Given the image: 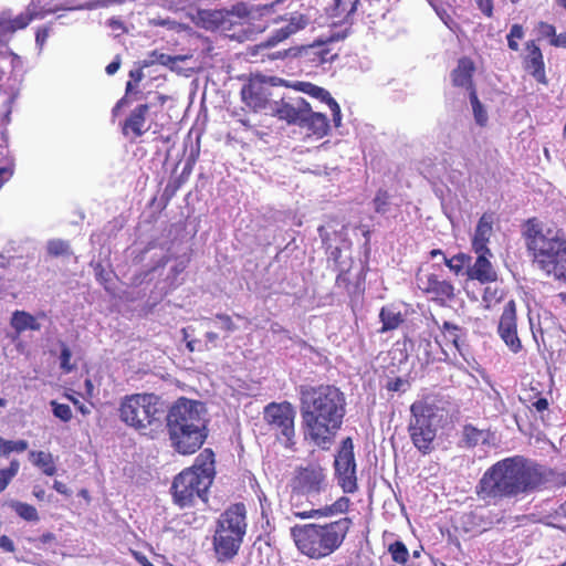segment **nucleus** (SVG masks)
<instances>
[{
	"instance_id": "1",
	"label": "nucleus",
	"mask_w": 566,
	"mask_h": 566,
	"mask_svg": "<svg viewBox=\"0 0 566 566\" xmlns=\"http://www.w3.org/2000/svg\"><path fill=\"white\" fill-rule=\"evenodd\" d=\"M300 395L305 438L328 449L345 416L344 394L335 386L322 385L302 386Z\"/></svg>"
},
{
	"instance_id": "2",
	"label": "nucleus",
	"mask_w": 566,
	"mask_h": 566,
	"mask_svg": "<svg viewBox=\"0 0 566 566\" xmlns=\"http://www.w3.org/2000/svg\"><path fill=\"white\" fill-rule=\"evenodd\" d=\"M543 483L539 468L518 458H509L496 462L483 474L478 494L486 502H494L496 499L533 492Z\"/></svg>"
},
{
	"instance_id": "3",
	"label": "nucleus",
	"mask_w": 566,
	"mask_h": 566,
	"mask_svg": "<svg viewBox=\"0 0 566 566\" xmlns=\"http://www.w3.org/2000/svg\"><path fill=\"white\" fill-rule=\"evenodd\" d=\"M523 234L534 264L547 275L566 281L564 231L554 224L528 220Z\"/></svg>"
},
{
	"instance_id": "4",
	"label": "nucleus",
	"mask_w": 566,
	"mask_h": 566,
	"mask_svg": "<svg viewBox=\"0 0 566 566\" xmlns=\"http://www.w3.org/2000/svg\"><path fill=\"white\" fill-rule=\"evenodd\" d=\"M352 526V520L342 517L325 524L294 526L291 535L297 549L312 559H321L336 552Z\"/></svg>"
},
{
	"instance_id": "5",
	"label": "nucleus",
	"mask_w": 566,
	"mask_h": 566,
	"mask_svg": "<svg viewBox=\"0 0 566 566\" xmlns=\"http://www.w3.org/2000/svg\"><path fill=\"white\" fill-rule=\"evenodd\" d=\"M214 454L205 449L191 468L181 471L171 485L172 499L179 507L195 505L207 501V492L214 478Z\"/></svg>"
},
{
	"instance_id": "6",
	"label": "nucleus",
	"mask_w": 566,
	"mask_h": 566,
	"mask_svg": "<svg viewBox=\"0 0 566 566\" xmlns=\"http://www.w3.org/2000/svg\"><path fill=\"white\" fill-rule=\"evenodd\" d=\"M118 417L126 426L142 434L153 436L163 428L165 409L158 396L134 394L120 400Z\"/></svg>"
},
{
	"instance_id": "7",
	"label": "nucleus",
	"mask_w": 566,
	"mask_h": 566,
	"mask_svg": "<svg viewBox=\"0 0 566 566\" xmlns=\"http://www.w3.org/2000/svg\"><path fill=\"white\" fill-rule=\"evenodd\" d=\"M247 510L241 503L231 505L218 518L213 547L220 560L235 556L247 533Z\"/></svg>"
},
{
	"instance_id": "8",
	"label": "nucleus",
	"mask_w": 566,
	"mask_h": 566,
	"mask_svg": "<svg viewBox=\"0 0 566 566\" xmlns=\"http://www.w3.org/2000/svg\"><path fill=\"white\" fill-rule=\"evenodd\" d=\"M411 419L409 433L415 447L426 453L431 450L436 438L437 429L441 422L442 413L440 408L426 400L415 401L411 407Z\"/></svg>"
},
{
	"instance_id": "9",
	"label": "nucleus",
	"mask_w": 566,
	"mask_h": 566,
	"mask_svg": "<svg viewBox=\"0 0 566 566\" xmlns=\"http://www.w3.org/2000/svg\"><path fill=\"white\" fill-rule=\"evenodd\" d=\"M295 409L287 402H271L264 408V420L276 440L285 448L292 449L295 444Z\"/></svg>"
},
{
	"instance_id": "10",
	"label": "nucleus",
	"mask_w": 566,
	"mask_h": 566,
	"mask_svg": "<svg viewBox=\"0 0 566 566\" xmlns=\"http://www.w3.org/2000/svg\"><path fill=\"white\" fill-rule=\"evenodd\" d=\"M203 411L202 403L185 398L179 399L167 416L168 430H174L176 436L182 434L185 429L206 430Z\"/></svg>"
},
{
	"instance_id": "11",
	"label": "nucleus",
	"mask_w": 566,
	"mask_h": 566,
	"mask_svg": "<svg viewBox=\"0 0 566 566\" xmlns=\"http://www.w3.org/2000/svg\"><path fill=\"white\" fill-rule=\"evenodd\" d=\"M292 488L305 495L312 504L318 503L319 495L328 489L326 470L316 463L298 468L292 480Z\"/></svg>"
},
{
	"instance_id": "12",
	"label": "nucleus",
	"mask_w": 566,
	"mask_h": 566,
	"mask_svg": "<svg viewBox=\"0 0 566 566\" xmlns=\"http://www.w3.org/2000/svg\"><path fill=\"white\" fill-rule=\"evenodd\" d=\"M59 10L57 7H42L41 0H31L25 10L18 15H13L11 10H3L0 13V31L4 34H13L25 29L33 20L44 19Z\"/></svg>"
},
{
	"instance_id": "13",
	"label": "nucleus",
	"mask_w": 566,
	"mask_h": 566,
	"mask_svg": "<svg viewBox=\"0 0 566 566\" xmlns=\"http://www.w3.org/2000/svg\"><path fill=\"white\" fill-rule=\"evenodd\" d=\"M335 476L338 485L345 493L357 491L356 462L354 447L350 438L343 441L342 448L335 458Z\"/></svg>"
},
{
	"instance_id": "14",
	"label": "nucleus",
	"mask_w": 566,
	"mask_h": 566,
	"mask_svg": "<svg viewBox=\"0 0 566 566\" xmlns=\"http://www.w3.org/2000/svg\"><path fill=\"white\" fill-rule=\"evenodd\" d=\"M273 22L276 24V28L272 31V34L266 41L260 43L258 48H272L285 41L290 36L304 30L310 23V18L301 12H291L277 17Z\"/></svg>"
},
{
	"instance_id": "15",
	"label": "nucleus",
	"mask_w": 566,
	"mask_h": 566,
	"mask_svg": "<svg viewBox=\"0 0 566 566\" xmlns=\"http://www.w3.org/2000/svg\"><path fill=\"white\" fill-rule=\"evenodd\" d=\"M335 11L336 17L344 14L347 22L353 21L358 13L367 18L385 15L381 0H335Z\"/></svg>"
},
{
	"instance_id": "16",
	"label": "nucleus",
	"mask_w": 566,
	"mask_h": 566,
	"mask_svg": "<svg viewBox=\"0 0 566 566\" xmlns=\"http://www.w3.org/2000/svg\"><path fill=\"white\" fill-rule=\"evenodd\" d=\"M416 283L422 292L431 295L437 302L444 303L454 297V286L446 280H439L437 274L428 270L418 271Z\"/></svg>"
},
{
	"instance_id": "17",
	"label": "nucleus",
	"mask_w": 566,
	"mask_h": 566,
	"mask_svg": "<svg viewBox=\"0 0 566 566\" xmlns=\"http://www.w3.org/2000/svg\"><path fill=\"white\" fill-rule=\"evenodd\" d=\"M497 332L502 340L513 353H517L522 348L516 328V305L513 300L509 301L504 306Z\"/></svg>"
},
{
	"instance_id": "18",
	"label": "nucleus",
	"mask_w": 566,
	"mask_h": 566,
	"mask_svg": "<svg viewBox=\"0 0 566 566\" xmlns=\"http://www.w3.org/2000/svg\"><path fill=\"white\" fill-rule=\"evenodd\" d=\"M270 88L262 81L252 80L241 90V97L245 105L254 112L268 111L269 105L273 102L270 101Z\"/></svg>"
},
{
	"instance_id": "19",
	"label": "nucleus",
	"mask_w": 566,
	"mask_h": 566,
	"mask_svg": "<svg viewBox=\"0 0 566 566\" xmlns=\"http://www.w3.org/2000/svg\"><path fill=\"white\" fill-rule=\"evenodd\" d=\"M304 111H310V103L302 97L289 101L273 102L269 105V114L286 120L289 124H298Z\"/></svg>"
},
{
	"instance_id": "20",
	"label": "nucleus",
	"mask_w": 566,
	"mask_h": 566,
	"mask_svg": "<svg viewBox=\"0 0 566 566\" xmlns=\"http://www.w3.org/2000/svg\"><path fill=\"white\" fill-rule=\"evenodd\" d=\"M169 430L172 447L181 454L195 453L205 442L207 432L203 429H185L182 434Z\"/></svg>"
},
{
	"instance_id": "21",
	"label": "nucleus",
	"mask_w": 566,
	"mask_h": 566,
	"mask_svg": "<svg viewBox=\"0 0 566 566\" xmlns=\"http://www.w3.org/2000/svg\"><path fill=\"white\" fill-rule=\"evenodd\" d=\"M478 258L474 264L467 270L469 279L476 280L481 283L494 282L497 279L496 271L494 270L489 258L492 256L489 252H475Z\"/></svg>"
},
{
	"instance_id": "22",
	"label": "nucleus",
	"mask_w": 566,
	"mask_h": 566,
	"mask_svg": "<svg viewBox=\"0 0 566 566\" xmlns=\"http://www.w3.org/2000/svg\"><path fill=\"white\" fill-rule=\"evenodd\" d=\"M148 111L149 106L147 104L138 105L125 120L123 134L125 136H132L133 138L144 135L150 127L146 120Z\"/></svg>"
},
{
	"instance_id": "23",
	"label": "nucleus",
	"mask_w": 566,
	"mask_h": 566,
	"mask_svg": "<svg viewBox=\"0 0 566 566\" xmlns=\"http://www.w3.org/2000/svg\"><path fill=\"white\" fill-rule=\"evenodd\" d=\"M493 213H484L479 219L472 238V248L474 252H489L488 244L493 235Z\"/></svg>"
},
{
	"instance_id": "24",
	"label": "nucleus",
	"mask_w": 566,
	"mask_h": 566,
	"mask_svg": "<svg viewBox=\"0 0 566 566\" xmlns=\"http://www.w3.org/2000/svg\"><path fill=\"white\" fill-rule=\"evenodd\" d=\"M298 125L306 128L316 138H323L329 130L327 117L319 112L304 111Z\"/></svg>"
},
{
	"instance_id": "25",
	"label": "nucleus",
	"mask_w": 566,
	"mask_h": 566,
	"mask_svg": "<svg viewBox=\"0 0 566 566\" xmlns=\"http://www.w3.org/2000/svg\"><path fill=\"white\" fill-rule=\"evenodd\" d=\"M527 55L525 57V69L539 83L546 84V75L544 69L543 54L535 42L531 41L526 44Z\"/></svg>"
},
{
	"instance_id": "26",
	"label": "nucleus",
	"mask_w": 566,
	"mask_h": 566,
	"mask_svg": "<svg viewBox=\"0 0 566 566\" xmlns=\"http://www.w3.org/2000/svg\"><path fill=\"white\" fill-rule=\"evenodd\" d=\"M350 500L346 496L337 499L333 504L319 509H313L297 513L301 518L328 517L346 513L349 509Z\"/></svg>"
},
{
	"instance_id": "27",
	"label": "nucleus",
	"mask_w": 566,
	"mask_h": 566,
	"mask_svg": "<svg viewBox=\"0 0 566 566\" xmlns=\"http://www.w3.org/2000/svg\"><path fill=\"white\" fill-rule=\"evenodd\" d=\"M228 12L223 10H199L197 23L206 30H217L223 28L227 22Z\"/></svg>"
},
{
	"instance_id": "28",
	"label": "nucleus",
	"mask_w": 566,
	"mask_h": 566,
	"mask_svg": "<svg viewBox=\"0 0 566 566\" xmlns=\"http://www.w3.org/2000/svg\"><path fill=\"white\" fill-rule=\"evenodd\" d=\"M474 71V64L469 57L459 60L457 69L452 72V82L457 86L469 87Z\"/></svg>"
},
{
	"instance_id": "29",
	"label": "nucleus",
	"mask_w": 566,
	"mask_h": 566,
	"mask_svg": "<svg viewBox=\"0 0 566 566\" xmlns=\"http://www.w3.org/2000/svg\"><path fill=\"white\" fill-rule=\"evenodd\" d=\"M11 326L15 329L17 333H23L25 331H39L41 325L38 322L36 317L24 312V311H15L11 317Z\"/></svg>"
},
{
	"instance_id": "30",
	"label": "nucleus",
	"mask_w": 566,
	"mask_h": 566,
	"mask_svg": "<svg viewBox=\"0 0 566 566\" xmlns=\"http://www.w3.org/2000/svg\"><path fill=\"white\" fill-rule=\"evenodd\" d=\"M29 458L45 475L52 476L56 473L55 462L51 453L44 451H31L29 453Z\"/></svg>"
},
{
	"instance_id": "31",
	"label": "nucleus",
	"mask_w": 566,
	"mask_h": 566,
	"mask_svg": "<svg viewBox=\"0 0 566 566\" xmlns=\"http://www.w3.org/2000/svg\"><path fill=\"white\" fill-rule=\"evenodd\" d=\"M126 0H66L67 10H92L96 8H105L115 3H123Z\"/></svg>"
},
{
	"instance_id": "32",
	"label": "nucleus",
	"mask_w": 566,
	"mask_h": 566,
	"mask_svg": "<svg viewBox=\"0 0 566 566\" xmlns=\"http://www.w3.org/2000/svg\"><path fill=\"white\" fill-rule=\"evenodd\" d=\"M9 506L17 513L18 516L27 522L36 523L40 520L36 509L31 504L12 500L9 502Z\"/></svg>"
},
{
	"instance_id": "33",
	"label": "nucleus",
	"mask_w": 566,
	"mask_h": 566,
	"mask_svg": "<svg viewBox=\"0 0 566 566\" xmlns=\"http://www.w3.org/2000/svg\"><path fill=\"white\" fill-rule=\"evenodd\" d=\"M332 39L327 41H317L313 45L310 46V55L317 57L319 63H327L333 61L337 54L333 53L328 48V44L332 42Z\"/></svg>"
},
{
	"instance_id": "34",
	"label": "nucleus",
	"mask_w": 566,
	"mask_h": 566,
	"mask_svg": "<svg viewBox=\"0 0 566 566\" xmlns=\"http://www.w3.org/2000/svg\"><path fill=\"white\" fill-rule=\"evenodd\" d=\"M379 316H380V321L382 323V327H381L382 332L395 329L402 322L400 312H397L391 307H384L380 311Z\"/></svg>"
},
{
	"instance_id": "35",
	"label": "nucleus",
	"mask_w": 566,
	"mask_h": 566,
	"mask_svg": "<svg viewBox=\"0 0 566 566\" xmlns=\"http://www.w3.org/2000/svg\"><path fill=\"white\" fill-rule=\"evenodd\" d=\"M295 88L325 103L332 98L331 94L326 90L310 82H297Z\"/></svg>"
},
{
	"instance_id": "36",
	"label": "nucleus",
	"mask_w": 566,
	"mask_h": 566,
	"mask_svg": "<svg viewBox=\"0 0 566 566\" xmlns=\"http://www.w3.org/2000/svg\"><path fill=\"white\" fill-rule=\"evenodd\" d=\"M186 59H187L186 55L171 56V55H168L165 53H159V52L155 51L149 55L147 65L148 64H160V65L168 66L170 70H175V64L184 62V61H186Z\"/></svg>"
},
{
	"instance_id": "37",
	"label": "nucleus",
	"mask_w": 566,
	"mask_h": 566,
	"mask_svg": "<svg viewBox=\"0 0 566 566\" xmlns=\"http://www.w3.org/2000/svg\"><path fill=\"white\" fill-rule=\"evenodd\" d=\"M471 258L464 253H459L450 259L443 256L444 264L455 275L463 273L464 269L469 265Z\"/></svg>"
},
{
	"instance_id": "38",
	"label": "nucleus",
	"mask_w": 566,
	"mask_h": 566,
	"mask_svg": "<svg viewBox=\"0 0 566 566\" xmlns=\"http://www.w3.org/2000/svg\"><path fill=\"white\" fill-rule=\"evenodd\" d=\"M391 559L400 565H406L409 559V551L401 541H396L388 546Z\"/></svg>"
},
{
	"instance_id": "39",
	"label": "nucleus",
	"mask_w": 566,
	"mask_h": 566,
	"mask_svg": "<svg viewBox=\"0 0 566 566\" xmlns=\"http://www.w3.org/2000/svg\"><path fill=\"white\" fill-rule=\"evenodd\" d=\"M29 444L25 440H4L0 437V455H9L11 452H23Z\"/></svg>"
},
{
	"instance_id": "40",
	"label": "nucleus",
	"mask_w": 566,
	"mask_h": 566,
	"mask_svg": "<svg viewBox=\"0 0 566 566\" xmlns=\"http://www.w3.org/2000/svg\"><path fill=\"white\" fill-rule=\"evenodd\" d=\"M20 463L18 460H12L10 467L0 470V492L4 491L11 480L18 474Z\"/></svg>"
},
{
	"instance_id": "41",
	"label": "nucleus",
	"mask_w": 566,
	"mask_h": 566,
	"mask_svg": "<svg viewBox=\"0 0 566 566\" xmlns=\"http://www.w3.org/2000/svg\"><path fill=\"white\" fill-rule=\"evenodd\" d=\"M485 436L482 430L468 424L463 428V440L469 447L476 446L481 440H484Z\"/></svg>"
},
{
	"instance_id": "42",
	"label": "nucleus",
	"mask_w": 566,
	"mask_h": 566,
	"mask_svg": "<svg viewBox=\"0 0 566 566\" xmlns=\"http://www.w3.org/2000/svg\"><path fill=\"white\" fill-rule=\"evenodd\" d=\"M503 292L497 287L486 286L482 296V303L485 308H491L495 303L500 302Z\"/></svg>"
},
{
	"instance_id": "43",
	"label": "nucleus",
	"mask_w": 566,
	"mask_h": 566,
	"mask_svg": "<svg viewBox=\"0 0 566 566\" xmlns=\"http://www.w3.org/2000/svg\"><path fill=\"white\" fill-rule=\"evenodd\" d=\"M537 32L541 38H551V44L554 46H559L563 44L560 42V35L556 36L555 28L552 24L539 22L537 25Z\"/></svg>"
},
{
	"instance_id": "44",
	"label": "nucleus",
	"mask_w": 566,
	"mask_h": 566,
	"mask_svg": "<svg viewBox=\"0 0 566 566\" xmlns=\"http://www.w3.org/2000/svg\"><path fill=\"white\" fill-rule=\"evenodd\" d=\"M48 252L51 255L60 256L70 254V247L66 241L54 239L48 242Z\"/></svg>"
},
{
	"instance_id": "45",
	"label": "nucleus",
	"mask_w": 566,
	"mask_h": 566,
	"mask_svg": "<svg viewBox=\"0 0 566 566\" xmlns=\"http://www.w3.org/2000/svg\"><path fill=\"white\" fill-rule=\"evenodd\" d=\"M471 104L475 122L483 126L488 120V115L474 92L471 93Z\"/></svg>"
},
{
	"instance_id": "46",
	"label": "nucleus",
	"mask_w": 566,
	"mask_h": 566,
	"mask_svg": "<svg viewBox=\"0 0 566 566\" xmlns=\"http://www.w3.org/2000/svg\"><path fill=\"white\" fill-rule=\"evenodd\" d=\"M52 412L60 420L67 422L72 419V410L69 405L59 403L55 400L51 401Z\"/></svg>"
},
{
	"instance_id": "47",
	"label": "nucleus",
	"mask_w": 566,
	"mask_h": 566,
	"mask_svg": "<svg viewBox=\"0 0 566 566\" xmlns=\"http://www.w3.org/2000/svg\"><path fill=\"white\" fill-rule=\"evenodd\" d=\"M442 331L446 338L452 342L453 345L459 348L460 328L452 323L444 322Z\"/></svg>"
},
{
	"instance_id": "48",
	"label": "nucleus",
	"mask_w": 566,
	"mask_h": 566,
	"mask_svg": "<svg viewBox=\"0 0 566 566\" xmlns=\"http://www.w3.org/2000/svg\"><path fill=\"white\" fill-rule=\"evenodd\" d=\"M524 36V31L522 25L520 24H513L510 33L507 35V45L511 50L517 51L518 50V43L515 41L516 39H522Z\"/></svg>"
},
{
	"instance_id": "49",
	"label": "nucleus",
	"mask_w": 566,
	"mask_h": 566,
	"mask_svg": "<svg viewBox=\"0 0 566 566\" xmlns=\"http://www.w3.org/2000/svg\"><path fill=\"white\" fill-rule=\"evenodd\" d=\"M389 205V196L386 191L379 190L374 199L375 210L378 213H386Z\"/></svg>"
},
{
	"instance_id": "50",
	"label": "nucleus",
	"mask_w": 566,
	"mask_h": 566,
	"mask_svg": "<svg viewBox=\"0 0 566 566\" xmlns=\"http://www.w3.org/2000/svg\"><path fill=\"white\" fill-rule=\"evenodd\" d=\"M72 357V353L70 348L66 345H62L60 360H61V368L65 373H70L73 369V366L70 364Z\"/></svg>"
},
{
	"instance_id": "51",
	"label": "nucleus",
	"mask_w": 566,
	"mask_h": 566,
	"mask_svg": "<svg viewBox=\"0 0 566 566\" xmlns=\"http://www.w3.org/2000/svg\"><path fill=\"white\" fill-rule=\"evenodd\" d=\"M326 104L328 105L329 109L332 111L333 122H334L335 126L338 127L340 125V120H342L339 105L333 97Z\"/></svg>"
},
{
	"instance_id": "52",
	"label": "nucleus",
	"mask_w": 566,
	"mask_h": 566,
	"mask_svg": "<svg viewBox=\"0 0 566 566\" xmlns=\"http://www.w3.org/2000/svg\"><path fill=\"white\" fill-rule=\"evenodd\" d=\"M216 319L219 322L220 328H222V329H224L227 332L234 331L235 326H234L232 319L230 318V316H228V315H217Z\"/></svg>"
},
{
	"instance_id": "53",
	"label": "nucleus",
	"mask_w": 566,
	"mask_h": 566,
	"mask_svg": "<svg viewBox=\"0 0 566 566\" xmlns=\"http://www.w3.org/2000/svg\"><path fill=\"white\" fill-rule=\"evenodd\" d=\"M34 542L38 543V547L46 546V545L54 544L56 542V537L53 533L48 532V533L42 534L38 538H35Z\"/></svg>"
},
{
	"instance_id": "54",
	"label": "nucleus",
	"mask_w": 566,
	"mask_h": 566,
	"mask_svg": "<svg viewBox=\"0 0 566 566\" xmlns=\"http://www.w3.org/2000/svg\"><path fill=\"white\" fill-rule=\"evenodd\" d=\"M0 547L8 553H12L15 549L12 539L7 535H0Z\"/></svg>"
},
{
	"instance_id": "55",
	"label": "nucleus",
	"mask_w": 566,
	"mask_h": 566,
	"mask_svg": "<svg viewBox=\"0 0 566 566\" xmlns=\"http://www.w3.org/2000/svg\"><path fill=\"white\" fill-rule=\"evenodd\" d=\"M48 36H49V30L46 28H41L36 31L35 42L40 46V49L44 45Z\"/></svg>"
},
{
	"instance_id": "56",
	"label": "nucleus",
	"mask_w": 566,
	"mask_h": 566,
	"mask_svg": "<svg viewBox=\"0 0 566 566\" xmlns=\"http://www.w3.org/2000/svg\"><path fill=\"white\" fill-rule=\"evenodd\" d=\"M479 9L488 17L492 15V1L491 0H478Z\"/></svg>"
},
{
	"instance_id": "57",
	"label": "nucleus",
	"mask_w": 566,
	"mask_h": 566,
	"mask_svg": "<svg viewBox=\"0 0 566 566\" xmlns=\"http://www.w3.org/2000/svg\"><path fill=\"white\" fill-rule=\"evenodd\" d=\"M53 488L56 492L61 493V494H64V495H69L70 494V491L67 489V486L60 482V481H54L53 483Z\"/></svg>"
},
{
	"instance_id": "58",
	"label": "nucleus",
	"mask_w": 566,
	"mask_h": 566,
	"mask_svg": "<svg viewBox=\"0 0 566 566\" xmlns=\"http://www.w3.org/2000/svg\"><path fill=\"white\" fill-rule=\"evenodd\" d=\"M119 65H120L119 60H115V61L111 62V63L106 66V73H107L108 75H113V74H115V73L118 71Z\"/></svg>"
},
{
	"instance_id": "59",
	"label": "nucleus",
	"mask_w": 566,
	"mask_h": 566,
	"mask_svg": "<svg viewBox=\"0 0 566 566\" xmlns=\"http://www.w3.org/2000/svg\"><path fill=\"white\" fill-rule=\"evenodd\" d=\"M206 338H207L206 348L210 349L208 344H212L213 346H216V343L218 340V334L214 333V332H207L206 333Z\"/></svg>"
},
{
	"instance_id": "60",
	"label": "nucleus",
	"mask_w": 566,
	"mask_h": 566,
	"mask_svg": "<svg viewBox=\"0 0 566 566\" xmlns=\"http://www.w3.org/2000/svg\"><path fill=\"white\" fill-rule=\"evenodd\" d=\"M533 406L535 407V409L537 411H544L547 409L548 407V402L545 398H539L538 400H536Z\"/></svg>"
},
{
	"instance_id": "61",
	"label": "nucleus",
	"mask_w": 566,
	"mask_h": 566,
	"mask_svg": "<svg viewBox=\"0 0 566 566\" xmlns=\"http://www.w3.org/2000/svg\"><path fill=\"white\" fill-rule=\"evenodd\" d=\"M0 165H6L10 170V161L7 157V150L3 146H0Z\"/></svg>"
},
{
	"instance_id": "62",
	"label": "nucleus",
	"mask_w": 566,
	"mask_h": 566,
	"mask_svg": "<svg viewBox=\"0 0 566 566\" xmlns=\"http://www.w3.org/2000/svg\"><path fill=\"white\" fill-rule=\"evenodd\" d=\"M85 388L88 396L93 395L94 386L91 379L85 380Z\"/></svg>"
},
{
	"instance_id": "63",
	"label": "nucleus",
	"mask_w": 566,
	"mask_h": 566,
	"mask_svg": "<svg viewBox=\"0 0 566 566\" xmlns=\"http://www.w3.org/2000/svg\"><path fill=\"white\" fill-rule=\"evenodd\" d=\"M109 25L112 27V29H113L114 31H118V30H122V29H123L122 23H120L119 21H117V20H111V21H109Z\"/></svg>"
},
{
	"instance_id": "64",
	"label": "nucleus",
	"mask_w": 566,
	"mask_h": 566,
	"mask_svg": "<svg viewBox=\"0 0 566 566\" xmlns=\"http://www.w3.org/2000/svg\"><path fill=\"white\" fill-rule=\"evenodd\" d=\"M137 559L143 566H154L145 556H137Z\"/></svg>"
}]
</instances>
